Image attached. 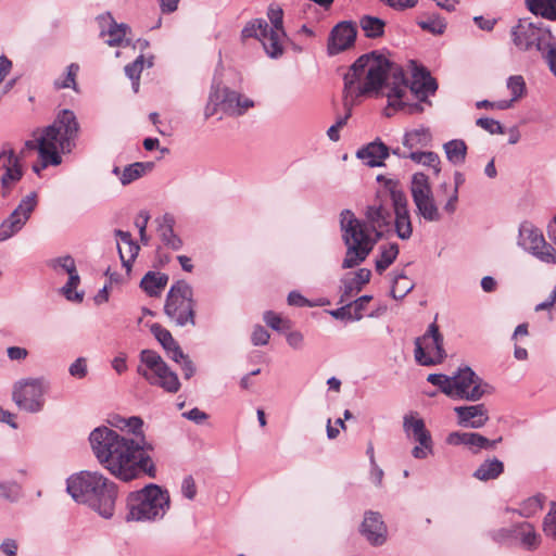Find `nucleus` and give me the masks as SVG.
<instances>
[{
    "instance_id": "1",
    "label": "nucleus",
    "mask_w": 556,
    "mask_h": 556,
    "mask_svg": "<svg viewBox=\"0 0 556 556\" xmlns=\"http://www.w3.org/2000/svg\"><path fill=\"white\" fill-rule=\"evenodd\" d=\"M143 420L132 416L127 418L126 429L136 439L119 434L108 427H98L89 435L92 452L104 469L124 482L143 476L155 478L156 467L151 453L154 444L142 432Z\"/></svg>"
},
{
    "instance_id": "2",
    "label": "nucleus",
    "mask_w": 556,
    "mask_h": 556,
    "mask_svg": "<svg viewBox=\"0 0 556 556\" xmlns=\"http://www.w3.org/2000/svg\"><path fill=\"white\" fill-rule=\"evenodd\" d=\"M365 222L356 218L351 210L340 213V230L346 247L342 268H353L363 263L383 233L391 230V213L381 203L368 205Z\"/></svg>"
},
{
    "instance_id": "3",
    "label": "nucleus",
    "mask_w": 556,
    "mask_h": 556,
    "mask_svg": "<svg viewBox=\"0 0 556 556\" xmlns=\"http://www.w3.org/2000/svg\"><path fill=\"white\" fill-rule=\"evenodd\" d=\"M392 70V63L377 52L361 55L344 74L343 106L345 115L338 118L337 123L329 127L327 135L331 141L340 139L339 130L346 125L352 114V106L357 98L378 91L384 85L388 73Z\"/></svg>"
},
{
    "instance_id": "4",
    "label": "nucleus",
    "mask_w": 556,
    "mask_h": 556,
    "mask_svg": "<svg viewBox=\"0 0 556 556\" xmlns=\"http://www.w3.org/2000/svg\"><path fill=\"white\" fill-rule=\"evenodd\" d=\"M79 123L71 110H61L53 123L45 127L34 140H27L25 148L37 150L42 166H58L62 163L61 154L71 153L76 147Z\"/></svg>"
},
{
    "instance_id": "5",
    "label": "nucleus",
    "mask_w": 556,
    "mask_h": 556,
    "mask_svg": "<svg viewBox=\"0 0 556 556\" xmlns=\"http://www.w3.org/2000/svg\"><path fill=\"white\" fill-rule=\"evenodd\" d=\"M393 86L387 87L388 109L403 111L407 114H418L424 111L419 102H427L428 97L435 93L438 84L426 67H415L413 78L408 85L402 68L392 72Z\"/></svg>"
},
{
    "instance_id": "6",
    "label": "nucleus",
    "mask_w": 556,
    "mask_h": 556,
    "mask_svg": "<svg viewBox=\"0 0 556 556\" xmlns=\"http://www.w3.org/2000/svg\"><path fill=\"white\" fill-rule=\"evenodd\" d=\"M66 490L77 502L98 511L103 518L114 514L117 485L98 471H80L67 479Z\"/></svg>"
},
{
    "instance_id": "7",
    "label": "nucleus",
    "mask_w": 556,
    "mask_h": 556,
    "mask_svg": "<svg viewBox=\"0 0 556 556\" xmlns=\"http://www.w3.org/2000/svg\"><path fill=\"white\" fill-rule=\"evenodd\" d=\"M169 508V494L157 484H148L127 497V521H151L162 518Z\"/></svg>"
},
{
    "instance_id": "8",
    "label": "nucleus",
    "mask_w": 556,
    "mask_h": 556,
    "mask_svg": "<svg viewBox=\"0 0 556 556\" xmlns=\"http://www.w3.org/2000/svg\"><path fill=\"white\" fill-rule=\"evenodd\" d=\"M195 302L192 287L185 280L176 281L169 289L164 312L177 326L195 325Z\"/></svg>"
},
{
    "instance_id": "9",
    "label": "nucleus",
    "mask_w": 556,
    "mask_h": 556,
    "mask_svg": "<svg viewBox=\"0 0 556 556\" xmlns=\"http://www.w3.org/2000/svg\"><path fill=\"white\" fill-rule=\"evenodd\" d=\"M511 37L515 46L522 51L535 47L549 65V51H556V47L552 43L553 34L549 28L540 27L527 20H519L518 24L511 28Z\"/></svg>"
},
{
    "instance_id": "10",
    "label": "nucleus",
    "mask_w": 556,
    "mask_h": 556,
    "mask_svg": "<svg viewBox=\"0 0 556 556\" xmlns=\"http://www.w3.org/2000/svg\"><path fill=\"white\" fill-rule=\"evenodd\" d=\"M140 362L141 365L138 366L137 371L151 384L159 386L170 393L179 390L178 376L169 369L159 353L153 350H142Z\"/></svg>"
},
{
    "instance_id": "11",
    "label": "nucleus",
    "mask_w": 556,
    "mask_h": 556,
    "mask_svg": "<svg viewBox=\"0 0 556 556\" xmlns=\"http://www.w3.org/2000/svg\"><path fill=\"white\" fill-rule=\"evenodd\" d=\"M443 336L435 323L429 325L424 336L415 339V359L421 366L441 364L446 357Z\"/></svg>"
},
{
    "instance_id": "12",
    "label": "nucleus",
    "mask_w": 556,
    "mask_h": 556,
    "mask_svg": "<svg viewBox=\"0 0 556 556\" xmlns=\"http://www.w3.org/2000/svg\"><path fill=\"white\" fill-rule=\"evenodd\" d=\"M452 399L476 402L484 394L492 393L493 388L483 382L470 367L465 366L452 376Z\"/></svg>"
},
{
    "instance_id": "13",
    "label": "nucleus",
    "mask_w": 556,
    "mask_h": 556,
    "mask_svg": "<svg viewBox=\"0 0 556 556\" xmlns=\"http://www.w3.org/2000/svg\"><path fill=\"white\" fill-rule=\"evenodd\" d=\"M46 391L42 379H24L14 384L12 399L20 409L34 414L42 410Z\"/></svg>"
},
{
    "instance_id": "14",
    "label": "nucleus",
    "mask_w": 556,
    "mask_h": 556,
    "mask_svg": "<svg viewBox=\"0 0 556 556\" xmlns=\"http://www.w3.org/2000/svg\"><path fill=\"white\" fill-rule=\"evenodd\" d=\"M518 244L547 264H556V250L547 243L542 232L530 223H522L519 228Z\"/></svg>"
},
{
    "instance_id": "15",
    "label": "nucleus",
    "mask_w": 556,
    "mask_h": 556,
    "mask_svg": "<svg viewBox=\"0 0 556 556\" xmlns=\"http://www.w3.org/2000/svg\"><path fill=\"white\" fill-rule=\"evenodd\" d=\"M403 429L408 439L418 442L412 450V455L417 459H425L433 452V442L430 432L427 430L425 421L413 414H407L403 418Z\"/></svg>"
},
{
    "instance_id": "16",
    "label": "nucleus",
    "mask_w": 556,
    "mask_h": 556,
    "mask_svg": "<svg viewBox=\"0 0 556 556\" xmlns=\"http://www.w3.org/2000/svg\"><path fill=\"white\" fill-rule=\"evenodd\" d=\"M211 102L219 105L223 112L230 116H240L254 105L252 100L242 98L238 92L223 87L219 81H214L212 85Z\"/></svg>"
},
{
    "instance_id": "17",
    "label": "nucleus",
    "mask_w": 556,
    "mask_h": 556,
    "mask_svg": "<svg viewBox=\"0 0 556 556\" xmlns=\"http://www.w3.org/2000/svg\"><path fill=\"white\" fill-rule=\"evenodd\" d=\"M37 206V193L30 192L23 198L17 207L0 225V242L17 233L29 219Z\"/></svg>"
},
{
    "instance_id": "18",
    "label": "nucleus",
    "mask_w": 556,
    "mask_h": 556,
    "mask_svg": "<svg viewBox=\"0 0 556 556\" xmlns=\"http://www.w3.org/2000/svg\"><path fill=\"white\" fill-rule=\"evenodd\" d=\"M389 191L395 214V232L400 239L407 240L413 235V225L408 211L407 198L404 191L397 188L396 184L390 182Z\"/></svg>"
},
{
    "instance_id": "19",
    "label": "nucleus",
    "mask_w": 556,
    "mask_h": 556,
    "mask_svg": "<svg viewBox=\"0 0 556 556\" xmlns=\"http://www.w3.org/2000/svg\"><path fill=\"white\" fill-rule=\"evenodd\" d=\"M356 26L349 21L338 23L330 31L327 52L336 55L351 48L356 39Z\"/></svg>"
},
{
    "instance_id": "20",
    "label": "nucleus",
    "mask_w": 556,
    "mask_h": 556,
    "mask_svg": "<svg viewBox=\"0 0 556 556\" xmlns=\"http://www.w3.org/2000/svg\"><path fill=\"white\" fill-rule=\"evenodd\" d=\"M502 441V437L496 440H489L477 432H451L446 442L451 445H465L470 448L473 454L479 453L481 450L492 451L495 448L496 444Z\"/></svg>"
},
{
    "instance_id": "21",
    "label": "nucleus",
    "mask_w": 556,
    "mask_h": 556,
    "mask_svg": "<svg viewBox=\"0 0 556 556\" xmlns=\"http://www.w3.org/2000/svg\"><path fill=\"white\" fill-rule=\"evenodd\" d=\"M361 533L372 545H382L387 541V526L379 513H365L364 520L361 526Z\"/></svg>"
},
{
    "instance_id": "22",
    "label": "nucleus",
    "mask_w": 556,
    "mask_h": 556,
    "mask_svg": "<svg viewBox=\"0 0 556 556\" xmlns=\"http://www.w3.org/2000/svg\"><path fill=\"white\" fill-rule=\"evenodd\" d=\"M0 169L4 170L1 177L2 187L18 181L23 176L20 157L9 144L3 146L0 152Z\"/></svg>"
},
{
    "instance_id": "23",
    "label": "nucleus",
    "mask_w": 556,
    "mask_h": 556,
    "mask_svg": "<svg viewBox=\"0 0 556 556\" xmlns=\"http://www.w3.org/2000/svg\"><path fill=\"white\" fill-rule=\"evenodd\" d=\"M454 412L457 416V422L465 428L479 429L489 420L488 409L483 404L456 406Z\"/></svg>"
},
{
    "instance_id": "24",
    "label": "nucleus",
    "mask_w": 556,
    "mask_h": 556,
    "mask_svg": "<svg viewBox=\"0 0 556 556\" xmlns=\"http://www.w3.org/2000/svg\"><path fill=\"white\" fill-rule=\"evenodd\" d=\"M99 24L102 28L100 36L108 37L104 41L111 47L121 46L129 29L128 25L124 23L117 24L110 14L99 16Z\"/></svg>"
},
{
    "instance_id": "25",
    "label": "nucleus",
    "mask_w": 556,
    "mask_h": 556,
    "mask_svg": "<svg viewBox=\"0 0 556 556\" xmlns=\"http://www.w3.org/2000/svg\"><path fill=\"white\" fill-rule=\"evenodd\" d=\"M389 148L380 140L375 141L361 148L356 156L369 167H378L383 165V161L389 156Z\"/></svg>"
},
{
    "instance_id": "26",
    "label": "nucleus",
    "mask_w": 556,
    "mask_h": 556,
    "mask_svg": "<svg viewBox=\"0 0 556 556\" xmlns=\"http://www.w3.org/2000/svg\"><path fill=\"white\" fill-rule=\"evenodd\" d=\"M175 218L166 213L159 219L157 232L162 242L172 250H180L182 240L174 232Z\"/></svg>"
},
{
    "instance_id": "27",
    "label": "nucleus",
    "mask_w": 556,
    "mask_h": 556,
    "mask_svg": "<svg viewBox=\"0 0 556 556\" xmlns=\"http://www.w3.org/2000/svg\"><path fill=\"white\" fill-rule=\"evenodd\" d=\"M264 36L260 39L266 54L271 59H278L283 54V40L286 38L285 30L270 29L264 31Z\"/></svg>"
},
{
    "instance_id": "28",
    "label": "nucleus",
    "mask_w": 556,
    "mask_h": 556,
    "mask_svg": "<svg viewBox=\"0 0 556 556\" xmlns=\"http://www.w3.org/2000/svg\"><path fill=\"white\" fill-rule=\"evenodd\" d=\"M371 277V271L367 268L358 269L354 278L343 280L341 303L348 302L352 296L361 292L364 285L368 283Z\"/></svg>"
},
{
    "instance_id": "29",
    "label": "nucleus",
    "mask_w": 556,
    "mask_h": 556,
    "mask_svg": "<svg viewBox=\"0 0 556 556\" xmlns=\"http://www.w3.org/2000/svg\"><path fill=\"white\" fill-rule=\"evenodd\" d=\"M432 135L428 128H418L406 131L403 137V146L412 151H419L431 144Z\"/></svg>"
},
{
    "instance_id": "30",
    "label": "nucleus",
    "mask_w": 556,
    "mask_h": 556,
    "mask_svg": "<svg viewBox=\"0 0 556 556\" xmlns=\"http://www.w3.org/2000/svg\"><path fill=\"white\" fill-rule=\"evenodd\" d=\"M416 206V214L426 222L437 223L442 219V214L435 203L433 194L413 201Z\"/></svg>"
},
{
    "instance_id": "31",
    "label": "nucleus",
    "mask_w": 556,
    "mask_h": 556,
    "mask_svg": "<svg viewBox=\"0 0 556 556\" xmlns=\"http://www.w3.org/2000/svg\"><path fill=\"white\" fill-rule=\"evenodd\" d=\"M168 276L160 271H148L141 279L140 287L150 296H157L166 287Z\"/></svg>"
},
{
    "instance_id": "32",
    "label": "nucleus",
    "mask_w": 556,
    "mask_h": 556,
    "mask_svg": "<svg viewBox=\"0 0 556 556\" xmlns=\"http://www.w3.org/2000/svg\"><path fill=\"white\" fill-rule=\"evenodd\" d=\"M515 536L519 538L522 546L529 551L536 549L541 544V538L530 522L516 525Z\"/></svg>"
},
{
    "instance_id": "33",
    "label": "nucleus",
    "mask_w": 556,
    "mask_h": 556,
    "mask_svg": "<svg viewBox=\"0 0 556 556\" xmlns=\"http://www.w3.org/2000/svg\"><path fill=\"white\" fill-rule=\"evenodd\" d=\"M504 472V464L497 458L485 459L473 472V477L480 481H489L498 478Z\"/></svg>"
},
{
    "instance_id": "34",
    "label": "nucleus",
    "mask_w": 556,
    "mask_h": 556,
    "mask_svg": "<svg viewBox=\"0 0 556 556\" xmlns=\"http://www.w3.org/2000/svg\"><path fill=\"white\" fill-rule=\"evenodd\" d=\"M446 159L453 165H462L466 161L467 144L462 139H453L443 144Z\"/></svg>"
},
{
    "instance_id": "35",
    "label": "nucleus",
    "mask_w": 556,
    "mask_h": 556,
    "mask_svg": "<svg viewBox=\"0 0 556 556\" xmlns=\"http://www.w3.org/2000/svg\"><path fill=\"white\" fill-rule=\"evenodd\" d=\"M526 4L534 15L556 21V0H526Z\"/></svg>"
},
{
    "instance_id": "36",
    "label": "nucleus",
    "mask_w": 556,
    "mask_h": 556,
    "mask_svg": "<svg viewBox=\"0 0 556 556\" xmlns=\"http://www.w3.org/2000/svg\"><path fill=\"white\" fill-rule=\"evenodd\" d=\"M144 66H153L152 55L146 59L143 54H140L134 62L125 66V74L131 79L132 89L135 92H138L139 90L140 74Z\"/></svg>"
},
{
    "instance_id": "37",
    "label": "nucleus",
    "mask_w": 556,
    "mask_h": 556,
    "mask_svg": "<svg viewBox=\"0 0 556 556\" xmlns=\"http://www.w3.org/2000/svg\"><path fill=\"white\" fill-rule=\"evenodd\" d=\"M153 167V162H136L134 164L126 166L119 178L122 185H129L134 180L143 176L147 172L152 170Z\"/></svg>"
},
{
    "instance_id": "38",
    "label": "nucleus",
    "mask_w": 556,
    "mask_h": 556,
    "mask_svg": "<svg viewBox=\"0 0 556 556\" xmlns=\"http://www.w3.org/2000/svg\"><path fill=\"white\" fill-rule=\"evenodd\" d=\"M379 257L376 260V270L382 274L397 257L399 245L397 243L383 244L380 248Z\"/></svg>"
},
{
    "instance_id": "39",
    "label": "nucleus",
    "mask_w": 556,
    "mask_h": 556,
    "mask_svg": "<svg viewBox=\"0 0 556 556\" xmlns=\"http://www.w3.org/2000/svg\"><path fill=\"white\" fill-rule=\"evenodd\" d=\"M410 193L413 201L433 194L429 178L424 173H415L412 177Z\"/></svg>"
},
{
    "instance_id": "40",
    "label": "nucleus",
    "mask_w": 556,
    "mask_h": 556,
    "mask_svg": "<svg viewBox=\"0 0 556 556\" xmlns=\"http://www.w3.org/2000/svg\"><path fill=\"white\" fill-rule=\"evenodd\" d=\"M408 157L417 163L422 164L425 166L431 167L433 169L434 175H439L441 172V161L439 155L432 151H412L408 153Z\"/></svg>"
},
{
    "instance_id": "41",
    "label": "nucleus",
    "mask_w": 556,
    "mask_h": 556,
    "mask_svg": "<svg viewBox=\"0 0 556 556\" xmlns=\"http://www.w3.org/2000/svg\"><path fill=\"white\" fill-rule=\"evenodd\" d=\"M359 25L368 38H379L384 33L386 23L383 20L370 15L361 18Z\"/></svg>"
},
{
    "instance_id": "42",
    "label": "nucleus",
    "mask_w": 556,
    "mask_h": 556,
    "mask_svg": "<svg viewBox=\"0 0 556 556\" xmlns=\"http://www.w3.org/2000/svg\"><path fill=\"white\" fill-rule=\"evenodd\" d=\"M268 23L264 18H254L248 22L241 30V39L255 38L260 40L267 31Z\"/></svg>"
},
{
    "instance_id": "43",
    "label": "nucleus",
    "mask_w": 556,
    "mask_h": 556,
    "mask_svg": "<svg viewBox=\"0 0 556 556\" xmlns=\"http://www.w3.org/2000/svg\"><path fill=\"white\" fill-rule=\"evenodd\" d=\"M115 235L121 239L122 242L126 243L129 248V258L128 260H125L121 248H118V252H119V256L123 262V265L127 268V270H130L131 262L136 258V256L138 254L139 245L131 240V235L128 231L116 230Z\"/></svg>"
},
{
    "instance_id": "44",
    "label": "nucleus",
    "mask_w": 556,
    "mask_h": 556,
    "mask_svg": "<svg viewBox=\"0 0 556 556\" xmlns=\"http://www.w3.org/2000/svg\"><path fill=\"white\" fill-rule=\"evenodd\" d=\"M465 182V176L460 172L454 174V188L452 189L446 203L443 206V211L448 215L456 212L458 203V189Z\"/></svg>"
},
{
    "instance_id": "45",
    "label": "nucleus",
    "mask_w": 556,
    "mask_h": 556,
    "mask_svg": "<svg viewBox=\"0 0 556 556\" xmlns=\"http://www.w3.org/2000/svg\"><path fill=\"white\" fill-rule=\"evenodd\" d=\"M418 26L433 35H442L446 28V22L439 15H430L426 20L417 22Z\"/></svg>"
},
{
    "instance_id": "46",
    "label": "nucleus",
    "mask_w": 556,
    "mask_h": 556,
    "mask_svg": "<svg viewBox=\"0 0 556 556\" xmlns=\"http://www.w3.org/2000/svg\"><path fill=\"white\" fill-rule=\"evenodd\" d=\"M79 282H80V278H79L77 270L73 274H68V281L62 288V293L68 301H73V302H81L83 301L84 293L83 292H74V290L77 288Z\"/></svg>"
},
{
    "instance_id": "47",
    "label": "nucleus",
    "mask_w": 556,
    "mask_h": 556,
    "mask_svg": "<svg viewBox=\"0 0 556 556\" xmlns=\"http://www.w3.org/2000/svg\"><path fill=\"white\" fill-rule=\"evenodd\" d=\"M79 72V65L72 63L66 67V75L63 79H56L54 81L55 89L72 88L77 91L76 76Z\"/></svg>"
},
{
    "instance_id": "48",
    "label": "nucleus",
    "mask_w": 556,
    "mask_h": 556,
    "mask_svg": "<svg viewBox=\"0 0 556 556\" xmlns=\"http://www.w3.org/2000/svg\"><path fill=\"white\" fill-rule=\"evenodd\" d=\"M413 288L414 285L402 273L394 277L391 294L394 299H403Z\"/></svg>"
},
{
    "instance_id": "49",
    "label": "nucleus",
    "mask_w": 556,
    "mask_h": 556,
    "mask_svg": "<svg viewBox=\"0 0 556 556\" xmlns=\"http://www.w3.org/2000/svg\"><path fill=\"white\" fill-rule=\"evenodd\" d=\"M506 86L511 93V101H518L526 94L527 86L521 75L509 76Z\"/></svg>"
},
{
    "instance_id": "50",
    "label": "nucleus",
    "mask_w": 556,
    "mask_h": 556,
    "mask_svg": "<svg viewBox=\"0 0 556 556\" xmlns=\"http://www.w3.org/2000/svg\"><path fill=\"white\" fill-rule=\"evenodd\" d=\"M543 508V502L540 496H531L525 500L517 513L525 518H530Z\"/></svg>"
},
{
    "instance_id": "51",
    "label": "nucleus",
    "mask_w": 556,
    "mask_h": 556,
    "mask_svg": "<svg viewBox=\"0 0 556 556\" xmlns=\"http://www.w3.org/2000/svg\"><path fill=\"white\" fill-rule=\"evenodd\" d=\"M151 332L154 334L155 339L162 344L165 351L170 350L175 344H177L172 333L159 324H154L151 326Z\"/></svg>"
},
{
    "instance_id": "52",
    "label": "nucleus",
    "mask_w": 556,
    "mask_h": 556,
    "mask_svg": "<svg viewBox=\"0 0 556 556\" xmlns=\"http://www.w3.org/2000/svg\"><path fill=\"white\" fill-rule=\"evenodd\" d=\"M264 321L276 331H287L291 328L290 320L281 318L278 314L267 311L264 313Z\"/></svg>"
},
{
    "instance_id": "53",
    "label": "nucleus",
    "mask_w": 556,
    "mask_h": 556,
    "mask_svg": "<svg viewBox=\"0 0 556 556\" xmlns=\"http://www.w3.org/2000/svg\"><path fill=\"white\" fill-rule=\"evenodd\" d=\"M427 380L431 384L439 387L444 394L452 397V377H447L443 374H430Z\"/></svg>"
},
{
    "instance_id": "54",
    "label": "nucleus",
    "mask_w": 556,
    "mask_h": 556,
    "mask_svg": "<svg viewBox=\"0 0 556 556\" xmlns=\"http://www.w3.org/2000/svg\"><path fill=\"white\" fill-rule=\"evenodd\" d=\"M267 17L271 24L270 29L285 30L283 28V10L280 5L271 3L267 10Z\"/></svg>"
},
{
    "instance_id": "55",
    "label": "nucleus",
    "mask_w": 556,
    "mask_h": 556,
    "mask_svg": "<svg viewBox=\"0 0 556 556\" xmlns=\"http://www.w3.org/2000/svg\"><path fill=\"white\" fill-rule=\"evenodd\" d=\"M477 126L481 127L485 131L494 135V134H504L503 125L493 118L490 117H480L476 121Z\"/></svg>"
},
{
    "instance_id": "56",
    "label": "nucleus",
    "mask_w": 556,
    "mask_h": 556,
    "mask_svg": "<svg viewBox=\"0 0 556 556\" xmlns=\"http://www.w3.org/2000/svg\"><path fill=\"white\" fill-rule=\"evenodd\" d=\"M543 531L546 536L556 540V506L544 517Z\"/></svg>"
},
{
    "instance_id": "57",
    "label": "nucleus",
    "mask_w": 556,
    "mask_h": 556,
    "mask_svg": "<svg viewBox=\"0 0 556 556\" xmlns=\"http://www.w3.org/2000/svg\"><path fill=\"white\" fill-rule=\"evenodd\" d=\"M70 375L83 379L87 376V361L85 357H78L68 368Z\"/></svg>"
},
{
    "instance_id": "58",
    "label": "nucleus",
    "mask_w": 556,
    "mask_h": 556,
    "mask_svg": "<svg viewBox=\"0 0 556 556\" xmlns=\"http://www.w3.org/2000/svg\"><path fill=\"white\" fill-rule=\"evenodd\" d=\"M489 535L491 536V539L498 543V544H503L505 543L508 539L515 536V526L513 528H501V529H497V530H493L489 533Z\"/></svg>"
},
{
    "instance_id": "59",
    "label": "nucleus",
    "mask_w": 556,
    "mask_h": 556,
    "mask_svg": "<svg viewBox=\"0 0 556 556\" xmlns=\"http://www.w3.org/2000/svg\"><path fill=\"white\" fill-rule=\"evenodd\" d=\"M269 332L261 325L254 327L252 332V343L256 346L267 344L269 340Z\"/></svg>"
},
{
    "instance_id": "60",
    "label": "nucleus",
    "mask_w": 556,
    "mask_h": 556,
    "mask_svg": "<svg viewBox=\"0 0 556 556\" xmlns=\"http://www.w3.org/2000/svg\"><path fill=\"white\" fill-rule=\"evenodd\" d=\"M53 267L54 268L61 267L67 274H73V273H75L77 270L76 269L75 261L70 255L62 256V257H59V258L54 260L53 261Z\"/></svg>"
},
{
    "instance_id": "61",
    "label": "nucleus",
    "mask_w": 556,
    "mask_h": 556,
    "mask_svg": "<svg viewBox=\"0 0 556 556\" xmlns=\"http://www.w3.org/2000/svg\"><path fill=\"white\" fill-rule=\"evenodd\" d=\"M371 295H362L358 299H356L353 302H350L352 304V307H354V315L353 318L355 320H359L363 317L362 311L365 309L366 305L371 301Z\"/></svg>"
},
{
    "instance_id": "62",
    "label": "nucleus",
    "mask_w": 556,
    "mask_h": 556,
    "mask_svg": "<svg viewBox=\"0 0 556 556\" xmlns=\"http://www.w3.org/2000/svg\"><path fill=\"white\" fill-rule=\"evenodd\" d=\"M181 493L188 500H193L197 495V485L191 476H187L181 483Z\"/></svg>"
},
{
    "instance_id": "63",
    "label": "nucleus",
    "mask_w": 556,
    "mask_h": 556,
    "mask_svg": "<svg viewBox=\"0 0 556 556\" xmlns=\"http://www.w3.org/2000/svg\"><path fill=\"white\" fill-rule=\"evenodd\" d=\"M182 416L198 425H201L204 420L208 418L206 413L202 412L197 407L190 409L189 412H185Z\"/></svg>"
},
{
    "instance_id": "64",
    "label": "nucleus",
    "mask_w": 556,
    "mask_h": 556,
    "mask_svg": "<svg viewBox=\"0 0 556 556\" xmlns=\"http://www.w3.org/2000/svg\"><path fill=\"white\" fill-rule=\"evenodd\" d=\"M150 215L146 211H141L135 222L136 226L139 229L140 238L142 241H146V229L149 222Z\"/></svg>"
}]
</instances>
